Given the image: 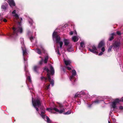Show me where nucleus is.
Listing matches in <instances>:
<instances>
[{
    "instance_id": "nucleus-28",
    "label": "nucleus",
    "mask_w": 123,
    "mask_h": 123,
    "mask_svg": "<svg viewBox=\"0 0 123 123\" xmlns=\"http://www.w3.org/2000/svg\"><path fill=\"white\" fill-rule=\"evenodd\" d=\"M43 59L42 58L41 60L39 62V64L40 65H41L42 64L43 62Z\"/></svg>"
},
{
    "instance_id": "nucleus-22",
    "label": "nucleus",
    "mask_w": 123,
    "mask_h": 123,
    "mask_svg": "<svg viewBox=\"0 0 123 123\" xmlns=\"http://www.w3.org/2000/svg\"><path fill=\"white\" fill-rule=\"evenodd\" d=\"M48 59L49 57L48 55H46L45 56L44 61V63H47Z\"/></svg>"
},
{
    "instance_id": "nucleus-3",
    "label": "nucleus",
    "mask_w": 123,
    "mask_h": 123,
    "mask_svg": "<svg viewBox=\"0 0 123 123\" xmlns=\"http://www.w3.org/2000/svg\"><path fill=\"white\" fill-rule=\"evenodd\" d=\"M18 28V29L17 30V28L13 27L12 28V29L13 30V32L12 33V35H17L19 31L20 33H21L23 32V29L21 27H19Z\"/></svg>"
},
{
    "instance_id": "nucleus-49",
    "label": "nucleus",
    "mask_w": 123,
    "mask_h": 123,
    "mask_svg": "<svg viewBox=\"0 0 123 123\" xmlns=\"http://www.w3.org/2000/svg\"><path fill=\"white\" fill-rule=\"evenodd\" d=\"M74 34L75 35H77V32L75 30L74 31Z\"/></svg>"
},
{
    "instance_id": "nucleus-56",
    "label": "nucleus",
    "mask_w": 123,
    "mask_h": 123,
    "mask_svg": "<svg viewBox=\"0 0 123 123\" xmlns=\"http://www.w3.org/2000/svg\"><path fill=\"white\" fill-rule=\"evenodd\" d=\"M108 123H111L109 121H108Z\"/></svg>"
},
{
    "instance_id": "nucleus-30",
    "label": "nucleus",
    "mask_w": 123,
    "mask_h": 123,
    "mask_svg": "<svg viewBox=\"0 0 123 123\" xmlns=\"http://www.w3.org/2000/svg\"><path fill=\"white\" fill-rule=\"evenodd\" d=\"M50 86V84H49L48 86H45V89L46 90H48L49 88V86Z\"/></svg>"
},
{
    "instance_id": "nucleus-32",
    "label": "nucleus",
    "mask_w": 123,
    "mask_h": 123,
    "mask_svg": "<svg viewBox=\"0 0 123 123\" xmlns=\"http://www.w3.org/2000/svg\"><path fill=\"white\" fill-rule=\"evenodd\" d=\"M57 50V54L59 55H61V54L59 52V49H58V48H56V49H55V51H56H56Z\"/></svg>"
},
{
    "instance_id": "nucleus-26",
    "label": "nucleus",
    "mask_w": 123,
    "mask_h": 123,
    "mask_svg": "<svg viewBox=\"0 0 123 123\" xmlns=\"http://www.w3.org/2000/svg\"><path fill=\"white\" fill-rule=\"evenodd\" d=\"M71 111H69L66 112L64 113L63 114L64 115H68L71 114Z\"/></svg>"
},
{
    "instance_id": "nucleus-19",
    "label": "nucleus",
    "mask_w": 123,
    "mask_h": 123,
    "mask_svg": "<svg viewBox=\"0 0 123 123\" xmlns=\"http://www.w3.org/2000/svg\"><path fill=\"white\" fill-rule=\"evenodd\" d=\"M39 67L37 66H34L33 68V69L34 71L36 73H37V69Z\"/></svg>"
},
{
    "instance_id": "nucleus-18",
    "label": "nucleus",
    "mask_w": 123,
    "mask_h": 123,
    "mask_svg": "<svg viewBox=\"0 0 123 123\" xmlns=\"http://www.w3.org/2000/svg\"><path fill=\"white\" fill-rule=\"evenodd\" d=\"M64 42L65 44V45L66 46L68 45L69 43V42L68 40L64 39Z\"/></svg>"
},
{
    "instance_id": "nucleus-25",
    "label": "nucleus",
    "mask_w": 123,
    "mask_h": 123,
    "mask_svg": "<svg viewBox=\"0 0 123 123\" xmlns=\"http://www.w3.org/2000/svg\"><path fill=\"white\" fill-rule=\"evenodd\" d=\"M113 47L112 45L110 46L109 47L108 49V52H110L111 51V49Z\"/></svg>"
},
{
    "instance_id": "nucleus-10",
    "label": "nucleus",
    "mask_w": 123,
    "mask_h": 123,
    "mask_svg": "<svg viewBox=\"0 0 123 123\" xmlns=\"http://www.w3.org/2000/svg\"><path fill=\"white\" fill-rule=\"evenodd\" d=\"M8 5L6 3L3 4L1 6V8L4 11H5L8 8Z\"/></svg>"
},
{
    "instance_id": "nucleus-45",
    "label": "nucleus",
    "mask_w": 123,
    "mask_h": 123,
    "mask_svg": "<svg viewBox=\"0 0 123 123\" xmlns=\"http://www.w3.org/2000/svg\"><path fill=\"white\" fill-rule=\"evenodd\" d=\"M18 24L19 25V26H21V21H20V22H18Z\"/></svg>"
},
{
    "instance_id": "nucleus-52",
    "label": "nucleus",
    "mask_w": 123,
    "mask_h": 123,
    "mask_svg": "<svg viewBox=\"0 0 123 123\" xmlns=\"http://www.w3.org/2000/svg\"><path fill=\"white\" fill-rule=\"evenodd\" d=\"M20 18V19H21V21H22L23 20L22 18Z\"/></svg>"
},
{
    "instance_id": "nucleus-9",
    "label": "nucleus",
    "mask_w": 123,
    "mask_h": 123,
    "mask_svg": "<svg viewBox=\"0 0 123 123\" xmlns=\"http://www.w3.org/2000/svg\"><path fill=\"white\" fill-rule=\"evenodd\" d=\"M92 48V49L90 48L89 49V50L90 51L93 53L97 54L98 53V52L96 51V47L95 46H93Z\"/></svg>"
},
{
    "instance_id": "nucleus-41",
    "label": "nucleus",
    "mask_w": 123,
    "mask_h": 123,
    "mask_svg": "<svg viewBox=\"0 0 123 123\" xmlns=\"http://www.w3.org/2000/svg\"><path fill=\"white\" fill-rule=\"evenodd\" d=\"M30 39L31 41L32 42V41L33 40V37H32L31 36L30 37Z\"/></svg>"
},
{
    "instance_id": "nucleus-43",
    "label": "nucleus",
    "mask_w": 123,
    "mask_h": 123,
    "mask_svg": "<svg viewBox=\"0 0 123 123\" xmlns=\"http://www.w3.org/2000/svg\"><path fill=\"white\" fill-rule=\"evenodd\" d=\"M103 54V52H101L98 55H102Z\"/></svg>"
},
{
    "instance_id": "nucleus-14",
    "label": "nucleus",
    "mask_w": 123,
    "mask_h": 123,
    "mask_svg": "<svg viewBox=\"0 0 123 123\" xmlns=\"http://www.w3.org/2000/svg\"><path fill=\"white\" fill-rule=\"evenodd\" d=\"M115 34L114 33H112L110 35V36L108 39V40L109 41H111L112 40L114 39V36L115 35Z\"/></svg>"
},
{
    "instance_id": "nucleus-8",
    "label": "nucleus",
    "mask_w": 123,
    "mask_h": 123,
    "mask_svg": "<svg viewBox=\"0 0 123 123\" xmlns=\"http://www.w3.org/2000/svg\"><path fill=\"white\" fill-rule=\"evenodd\" d=\"M71 73H72V75L70 76L69 79L71 81H72V80L74 78V76L76 75V72L75 70L74 69L72 70Z\"/></svg>"
},
{
    "instance_id": "nucleus-57",
    "label": "nucleus",
    "mask_w": 123,
    "mask_h": 123,
    "mask_svg": "<svg viewBox=\"0 0 123 123\" xmlns=\"http://www.w3.org/2000/svg\"><path fill=\"white\" fill-rule=\"evenodd\" d=\"M24 60L25 61V58L24 57Z\"/></svg>"
},
{
    "instance_id": "nucleus-39",
    "label": "nucleus",
    "mask_w": 123,
    "mask_h": 123,
    "mask_svg": "<svg viewBox=\"0 0 123 123\" xmlns=\"http://www.w3.org/2000/svg\"><path fill=\"white\" fill-rule=\"evenodd\" d=\"M105 49L104 47H103L101 49V50L102 52H104L105 50Z\"/></svg>"
},
{
    "instance_id": "nucleus-29",
    "label": "nucleus",
    "mask_w": 123,
    "mask_h": 123,
    "mask_svg": "<svg viewBox=\"0 0 123 123\" xmlns=\"http://www.w3.org/2000/svg\"><path fill=\"white\" fill-rule=\"evenodd\" d=\"M58 43L60 44V48H62L63 44L62 42V41H60Z\"/></svg>"
},
{
    "instance_id": "nucleus-38",
    "label": "nucleus",
    "mask_w": 123,
    "mask_h": 123,
    "mask_svg": "<svg viewBox=\"0 0 123 123\" xmlns=\"http://www.w3.org/2000/svg\"><path fill=\"white\" fill-rule=\"evenodd\" d=\"M41 116L42 117L43 119L45 118V117H46V116L45 115H42Z\"/></svg>"
},
{
    "instance_id": "nucleus-35",
    "label": "nucleus",
    "mask_w": 123,
    "mask_h": 123,
    "mask_svg": "<svg viewBox=\"0 0 123 123\" xmlns=\"http://www.w3.org/2000/svg\"><path fill=\"white\" fill-rule=\"evenodd\" d=\"M117 34L118 35H120L121 34L120 32L119 31H117Z\"/></svg>"
},
{
    "instance_id": "nucleus-51",
    "label": "nucleus",
    "mask_w": 123,
    "mask_h": 123,
    "mask_svg": "<svg viewBox=\"0 0 123 123\" xmlns=\"http://www.w3.org/2000/svg\"><path fill=\"white\" fill-rule=\"evenodd\" d=\"M63 69V71L64 72H66V70H65V69L64 68H63V69Z\"/></svg>"
},
{
    "instance_id": "nucleus-33",
    "label": "nucleus",
    "mask_w": 123,
    "mask_h": 123,
    "mask_svg": "<svg viewBox=\"0 0 123 123\" xmlns=\"http://www.w3.org/2000/svg\"><path fill=\"white\" fill-rule=\"evenodd\" d=\"M14 16L15 18H16L17 19H18V18H19V17L18 15L16 13L15 14V15H14Z\"/></svg>"
},
{
    "instance_id": "nucleus-15",
    "label": "nucleus",
    "mask_w": 123,
    "mask_h": 123,
    "mask_svg": "<svg viewBox=\"0 0 123 123\" xmlns=\"http://www.w3.org/2000/svg\"><path fill=\"white\" fill-rule=\"evenodd\" d=\"M22 50L23 51V55L24 56V55H26L27 53V52L26 49L25 47L23 48L22 47Z\"/></svg>"
},
{
    "instance_id": "nucleus-50",
    "label": "nucleus",
    "mask_w": 123,
    "mask_h": 123,
    "mask_svg": "<svg viewBox=\"0 0 123 123\" xmlns=\"http://www.w3.org/2000/svg\"><path fill=\"white\" fill-rule=\"evenodd\" d=\"M121 100V101H122L123 102V97L122 98H121V100Z\"/></svg>"
},
{
    "instance_id": "nucleus-21",
    "label": "nucleus",
    "mask_w": 123,
    "mask_h": 123,
    "mask_svg": "<svg viewBox=\"0 0 123 123\" xmlns=\"http://www.w3.org/2000/svg\"><path fill=\"white\" fill-rule=\"evenodd\" d=\"M71 47L72 46L71 45H68V47L67 49V51L69 52L71 51H72Z\"/></svg>"
},
{
    "instance_id": "nucleus-13",
    "label": "nucleus",
    "mask_w": 123,
    "mask_h": 123,
    "mask_svg": "<svg viewBox=\"0 0 123 123\" xmlns=\"http://www.w3.org/2000/svg\"><path fill=\"white\" fill-rule=\"evenodd\" d=\"M105 44V43L104 40H102L100 41L99 43L98 47V48H100L104 46Z\"/></svg>"
},
{
    "instance_id": "nucleus-27",
    "label": "nucleus",
    "mask_w": 123,
    "mask_h": 123,
    "mask_svg": "<svg viewBox=\"0 0 123 123\" xmlns=\"http://www.w3.org/2000/svg\"><path fill=\"white\" fill-rule=\"evenodd\" d=\"M80 94L79 93H77L76 94H75L74 97V98H75L78 97H79L80 96Z\"/></svg>"
},
{
    "instance_id": "nucleus-11",
    "label": "nucleus",
    "mask_w": 123,
    "mask_h": 123,
    "mask_svg": "<svg viewBox=\"0 0 123 123\" xmlns=\"http://www.w3.org/2000/svg\"><path fill=\"white\" fill-rule=\"evenodd\" d=\"M7 2L11 7L15 6V4L14 0H8Z\"/></svg>"
},
{
    "instance_id": "nucleus-7",
    "label": "nucleus",
    "mask_w": 123,
    "mask_h": 123,
    "mask_svg": "<svg viewBox=\"0 0 123 123\" xmlns=\"http://www.w3.org/2000/svg\"><path fill=\"white\" fill-rule=\"evenodd\" d=\"M120 43L118 41H116L113 43L112 46L113 47L115 48L119 49V48Z\"/></svg>"
},
{
    "instance_id": "nucleus-44",
    "label": "nucleus",
    "mask_w": 123,
    "mask_h": 123,
    "mask_svg": "<svg viewBox=\"0 0 123 123\" xmlns=\"http://www.w3.org/2000/svg\"><path fill=\"white\" fill-rule=\"evenodd\" d=\"M119 109L120 110H123V107L122 106H120L119 107Z\"/></svg>"
},
{
    "instance_id": "nucleus-16",
    "label": "nucleus",
    "mask_w": 123,
    "mask_h": 123,
    "mask_svg": "<svg viewBox=\"0 0 123 123\" xmlns=\"http://www.w3.org/2000/svg\"><path fill=\"white\" fill-rule=\"evenodd\" d=\"M37 107H38V108H39L40 110L41 111H45V109L44 106H43V105H42L41 104Z\"/></svg>"
},
{
    "instance_id": "nucleus-48",
    "label": "nucleus",
    "mask_w": 123,
    "mask_h": 123,
    "mask_svg": "<svg viewBox=\"0 0 123 123\" xmlns=\"http://www.w3.org/2000/svg\"><path fill=\"white\" fill-rule=\"evenodd\" d=\"M29 23L31 24V25H32L33 23L32 22L29 21Z\"/></svg>"
},
{
    "instance_id": "nucleus-37",
    "label": "nucleus",
    "mask_w": 123,
    "mask_h": 123,
    "mask_svg": "<svg viewBox=\"0 0 123 123\" xmlns=\"http://www.w3.org/2000/svg\"><path fill=\"white\" fill-rule=\"evenodd\" d=\"M45 111H42L41 112V115H43V114H45Z\"/></svg>"
},
{
    "instance_id": "nucleus-54",
    "label": "nucleus",
    "mask_w": 123,
    "mask_h": 123,
    "mask_svg": "<svg viewBox=\"0 0 123 123\" xmlns=\"http://www.w3.org/2000/svg\"><path fill=\"white\" fill-rule=\"evenodd\" d=\"M22 44H24V42H21V43Z\"/></svg>"
},
{
    "instance_id": "nucleus-5",
    "label": "nucleus",
    "mask_w": 123,
    "mask_h": 123,
    "mask_svg": "<svg viewBox=\"0 0 123 123\" xmlns=\"http://www.w3.org/2000/svg\"><path fill=\"white\" fill-rule=\"evenodd\" d=\"M57 32H54L52 35V37L53 39L55 38L56 39V42L57 43H58L60 40L61 38L59 36L57 35Z\"/></svg>"
},
{
    "instance_id": "nucleus-2",
    "label": "nucleus",
    "mask_w": 123,
    "mask_h": 123,
    "mask_svg": "<svg viewBox=\"0 0 123 123\" xmlns=\"http://www.w3.org/2000/svg\"><path fill=\"white\" fill-rule=\"evenodd\" d=\"M42 102L41 99L39 98H37L35 99H33L32 98V103L33 106L36 109L37 111H39V110L37 107L41 104Z\"/></svg>"
},
{
    "instance_id": "nucleus-20",
    "label": "nucleus",
    "mask_w": 123,
    "mask_h": 123,
    "mask_svg": "<svg viewBox=\"0 0 123 123\" xmlns=\"http://www.w3.org/2000/svg\"><path fill=\"white\" fill-rule=\"evenodd\" d=\"M64 62L65 64L67 66L69 65L71 63L70 61L69 60H65Z\"/></svg>"
},
{
    "instance_id": "nucleus-34",
    "label": "nucleus",
    "mask_w": 123,
    "mask_h": 123,
    "mask_svg": "<svg viewBox=\"0 0 123 123\" xmlns=\"http://www.w3.org/2000/svg\"><path fill=\"white\" fill-rule=\"evenodd\" d=\"M27 79L29 82H31V79L30 76H28L27 77Z\"/></svg>"
},
{
    "instance_id": "nucleus-58",
    "label": "nucleus",
    "mask_w": 123,
    "mask_h": 123,
    "mask_svg": "<svg viewBox=\"0 0 123 123\" xmlns=\"http://www.w3.org/2000/svg\"><path fill=\"white\" fill-rule=\"evenodd\" d=\"M40 57L41 58V59L42 58L41 57Z\"/></svg>"
},
{
    "instance_id": "nucleus-23",
    "label": "nucleus",
    "mask_w": 123,
    "mask_h": 123,
    "mask_svg": "<svg viewBox=\"0 0 123 123\" xmlns=\"http://www.w3.org/2000/svg\"><path fill=\"white\" fill-rule=\"evenodd\" d=\"M47 122L48 123H51V121L47 116H46Z\"/></svg>"
},
{
    "instance_id": "nucleus-12",
    "label": "nucleus",
    "mask_w": 123,
    "mask_h": 123,
    "mask_svg": "<svg viewBox=\"0 0 123 123\" xmlns=\"http://www.w3.org/2000/svg\"><path fill=\"white\" fill-rule=\"evenodd\" d=\"M41 50L38 48H37L36 49L37 51V53L39 55H41V51L43 52H44L45 51L44 49L42 46H41Z\"/></svg>"
},
{
    "instance_id": "nucleus-53",
    "label": "nucleus",
    "mask_w": 123,
    "mask_h": 123,
    "mask_svg": "<svg viewBox=\"0 0 123 123\" xmlns=\"http://www.w3.org/2000/svg\"><path fill=\"white\" fill-rule=\"evenodd\" d=\"M60 107H62V105H60Z\"/></svg>"
},
{
    "instance_id": "nucleus-17",
    "label": "nucleus",
    "mask_w": 123,
    "mask_h": 123,
    "mask_svg": "<svg viewBox=\"0 0 123 123\" xmlns=\"http://www.w3.org/2000/svg\"><path fill=\"white\" fill-rule=\"evenodd\" d=\"M78 39L76 36H74L72 38V40L75 42H77Z\"/></svg>"
},
{
    "instance_id": "nucleus-40",
    "label": "nucleus",
    "mask_w": 123,
    "mask_h": 123,
    "mask_svg": "<svg viewBox=\"0 0 123 123\" xmlns=\"http://www.w3.org/2000/svg\"><path fill=\"white\" fill-rule=\"evenodd\" d=\"M66 68L68 70H70L71 69V68L68 67L66 66Z\"/></svg>"
},
{
    "instance_id": "nucleus-4",
    "label": "nucleus",
    "mask_w": 123,
    "mask_h": 123,
    "mask_svg": "<svg viewBox=\"0 0 123 123\" xmlns=\"http://www.w3.org/2000/svg\"><path fill=\"white\" fill-rule=\"evenodd\" d=\"M46 110L49 111H50L51 112H52L53 110H54L56 112H59V113L60 114H62L65 111V109L64 108L59 111L58 109L55 108H48L46 109Z\"/></svg>"
},
{
    "instance_id": "nucleus-1",
    "label": "nucleus",
    "mask_w": 123,
    "mask_h": 123,
    "mask_svg": "<svg viewBox=\"0 0 123 123\" xmlns=\"http://www.w3.org/2000/svg\"><path fill=\"white\" fill-rule=\"evenodd\" d=\"M50 70L49 69L47 68H44V70H46L47 73L46 75L47 78L48 79L49 82H50L52 86H53L54 84V81L53 80H51L50 75H53L55 73V70L53 68L51 65L50 66Z\"/></svg>"
},
{
    "instance_id": "nucleus-47",
    "label": "nucleus",
    "mask_w": 123,
    "mask_h": 123,
    "mask_svg": "<svg viewBox=\"0 0 123 123\" xmlns=\"http://www.w3.org/2000/svg\"><path fill=\"white\" fill-rule=\"evenodd\" d=\"M73 31H71L70 32V34L71 35H72L73 34Z\"/></svg>"
},
{
    "instance_id": "nucleus-55",
    "label": "nucleus",
    "mask_w": 123,
    "mask_h": 123,
    "mask_svg": "<svg viewBox=\"0 0 123 123\" xmlns=\"http://www.w3.org/2000/svg\"><path fill=\"white\" fill-rule=\"evenodd\" d=\"M88 107H91V105H89L88 106Z\"/></svg>"
},
{
    "instance_id": "nucleus-24",
    "label": "nucleus",
    "mask_w": 123,
    "mask_h": 123,
    "mask_svg": "<svg viewBox=\"0 0 123 123\" xmlns=\"http://www.w3.org/2000/svg\"><path fill=\"white\" fill-rule=\"evenodd\" d=\"M41 79L42 80H44L45 82H46L47 80V78L44 77H41Z\"/></svg>"
},
{
    "instance_id": "nucleus-31",
    "label": "nucleus",
    "mask_w": 123,
    "mask_h": 123,
    "mask_svg": "<svg viewBox=\"0 0 123 123\" xmlns=\"http://www.w3.org/2000/svg\"><path fill=\"white\" fill-rule=\"evenodd\" d=\"M84 43L83 42H81L80 43V45L81 47L83 48V46L84 45Z\"/></svg>"
},
{
    "instance_id": "nucleus-6",
    "label": "nucleus",
    "mask_w": 123,
    "mask_h": 123,
    "mask_svg": "<svg viewBox=\"0 0 123 123\" xmlns=\"http://www.w3.org/2000/svg\"><path fill=\"white\" fill-rule=\"evenodd\" d=\"M121 101L118 98L116 99L112 103V108H115L116 107V104L119 103Z\"/></svg>"
},
{
    "instance_id": "nucleus-36",
    "label": "nucleus",
    "mask_w": 123,
    "mask_h": 123,
    "mask_svg": "<svg viewBox=\"0 0 123 123\" xmlns=\"http://www.w3.org/2000/svg\"><path fill=\"white\" fill-rule=\"evenodd\" d=\"M99 100H96L94 101V102L96 103H99Z\"/></svg>"
},
{
    "instance_id": "nucleus-46",
    "label": "nucleus",
    "mask_w": 123,
    "mask_h": 123,
    "mask_svg": "<svg viewBox=\"0 0 123 123\" xmlns=\"http://www.w3.org/2000/svg\"><path fill=\"white\" fill-rule=\"evenodd\" d=\"M3 21L5 22H6L7 21V20L6 18H4L3 19Z\"/></svg>"
},
{
    "instance_id": "nucleus-42",
    "label": "nucleus",
    "mask_w": 123,
    "mask_h": 123,
    "mask_svg": "<svg viewBox=\"0 0 123 123\" xmlns=\"http://www.w3.org/2000/svg\"><path fill=\"white\" fill-rule=\"evenodd\" d=\"M16 11L15 10H14L12 12V14H16Z\"/></svg>"
}]
</instances>
